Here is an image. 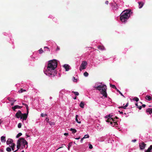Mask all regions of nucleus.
I'll list each match as a JSON object with an SVG mask.
<instances>
[{"label": "nucleus", "mask_w": 152, "mask_h": 152, "mask_svg": "<svg viewBox=\"0 0 152 152\" xmlns=\"http://www.w3.org/2000/svg\"><path fill=\"white\" fill-rule=\"evenodd\" d=\"M59 49H60L59 48V47H57V49H56V51L58 50H59Z\"/></svg>", "instance_id": "nucleus-49"}, {"label": "nucleus", "mask_w": 152, "mask_h": 152, "mask_svg": "<svg viewBox=\"0 0 152 152\" xmlns=\"http://www.w3.org/2000/svg\"><path fill=\"white\" fill-rule=\"evenodd\" d=\"M145 99L148 101H150L152 100V98L150 96L147 95L145 96Z\"/></svg>", "instance_id": "nucleus-15"}, {"label": "nucleus", "mask_w": 152, "mask_h": 152, "mask_svg": "<svg viewBox=\"0 0 152 152\" xmlns=\"http://www.w3.org/2000/svg\"><path fill=\"white\" fill-rule=\"evenodd\" d=\"M70 131L72 132V133L74 134L77 132V130L75 129L71 128L70 129Z\"/></svg>", "instance_id": "nucleus-22"}, {"label": "nucleus", "mask_w": 152, "mask_h": 152, "mask_svg": "<svg viewBox=\"0 0 152 152\" xmlns=\"http://www.w3.org/2000/svg\"><path fill=\"white\" fill-rule=\"evenodd\" d=\"M13 142V140L11 139H8L7 141V145H9L10 144L12 143Z\"/></svg>", "instance_id": "nucleus-12"}, {"label": "nucleus", "mask_w": 152, "mask_h": 152, "mask_svg": "<svg viewBox=\"0 0 152 152\" xmlns=\"http://www.w3.org/2000/svg\"><path fill=\"white\" fill-rule=\"evenodd\" d=\"M14 103H12L11 104V105H14Z\"/></svg>", "instance_id": "nucleus-62"}, {"label": "nucleus", "mask_w": 152, "mask_h": 152, "mask_svg": "<svg viewBox=\"0 0 152 152\" xmlns=\"http://www.w3.org/2000/svg\"><path fill=\"white\" fill-rule=\"evenodd\" d=\"M146 112H148L150 114H151L152 113V108H149L147 109L146 110Z\"/></svg>", "instance_id": "nucleus-16"}, {"label": "nucleus", "mask_w": 152, "mask_h": 152, "mask_svg": "<svg viewBox=\"0 0 152 152\" xmlns=\"http://www.w3.org/2000/svg\"><path fill=\"white\" fill-rule=\"evenodd\" d=\"M27 110V113H25L26 114H27V115L28 114V107L26 108Z\"/></svg>", "instance_id": "nucleus-40"}, {"label": "nucleus", "mask_w": 152, "mask_h": 152, "mask_svg": "<svg viewBox=\"0 0 152 152\" xmlns=\"http://www.w3.org/2000/svg\"><path fill=\"white\" fill-rule=\"evenodd\" d=\"M110 86L112 88H116V86H115V85H112L111 84H110Z\"/></svg>", "instance_id": "nucleus-31"}, {"label": "nucleus", "mask_w": 152, "mask_h": 152, "mask_svg": "<svg viewBox=\"0 0 152 152\" xmlns=\"http://www.w3.org/2000/svg\"><path fill=\"white\" fill-rule=\"evenodd\" d=\"M112 115H111L110 114H109L107 116H105V118H109L110 119V120H112L113 121H115V120H114V118H111V117H112Z\"/></svg>", "instance_id": "nucleus-10"}, {"label": "nucleus", "mask_w": 152, "mask_h": 152, "mask_svg": "<svg viewBox=\"0 0 152 152\" xmlns=\"http://www.w3.org/2000/svg\"><path fill=\"white\" fill-rule=\"evenodd\" d=\"M72 143H70L69 144V145H68V150H69V149H70V147L71 146V145H72Z\"/></svg>", "instance_id": "nucleus-36"}, {"label": "nucleus", "mask_w": 152, "mask_h": 152, "mask_svg": "<svg viewBox=\"0 0 152 152\" xmlns=\"http://www.w3.org/2000/svg\"><path fill=\"white\" fill-rule=\"evenodd\" d=\"M22 124L21 123H19L18 124V128H20L21 127Z\"/></svg>", "instance_id": "nucleus-34"}, {"label": "nucleus", "mask_w": 152, "mask_h": 152, "mask_svg": "<svg viewBox=\"0 0 152 152\" xmlns=\"http://www.w3.org/2000/svg\"><path fill=\"white\" fill-rule=\"evenodd\" d=\"M63 66L65 69L66 71H68L69 70L70 66L68 64H65Z\"/></svg>", "instance_id": "nucleus-11"}, {"label": "nucleus", "mask_w": 152, "mask_h": 152, "mask_svg": "<svg viewBox=\"0 0 152 152\" xmlns=\"http://www.w3.org/2000/svg\"><path fill=\"white\" fill-rule=\"evenodd\" d=\"M83 138H82L81 140H80V142H81V143H82L83 142Z\"/></svg>", "instance_id": "nucleus-48"}, {"label": "nucleus", "mask_w": 152, "mask_h": 152, "mask_svg": "<svg viewBox=\"0 0 152 152\" xmlns=\"http://www.w3.org/2000/svg\"><path fill=\"white\" fill-rule=\"evenodd\" d=\"M128 104H129V103L127 102L125 106H122L120 107H118V108H123L124 109H126V107L128 106Z\"/></svg>", "instance_id": "nucleus-21"}, {"label": "nucleus", "mask_w": 152, "mask_h": 152, "mask_svg": "<svg viewBox=\"0 0 152 152\" xmlns=\"http://www.w3.org/2000/svg\"><path fill=\"white\" fill-rule=\"evenodd\" d=\"M133 100H134L136 102H137L139 100L138 98L137 97H134L133 98Z\"/></svg>", "instance_id": "nucleus-28"}, {"label": "nucleus", "mask_w": 152, "mask_h": 152, "mask_svg": "<svg viewBox=\"0 0 152 152\" xmlns=\"http://www.w3.org/2000/svg\"><path fill=\"white\" fill-rule=\"evenodd\" d=\"M145 152H152V145H151Z\"/></svg>", "instance_id": "nucleus-13"}, {"label": "nucleus", "mask_w": 152, "mask_h": 152, "mask_svg": "<svg viewBox=\"0 0 152 152\" xmlns=\"http://www.w3.org/2000/svg\"><path fill=\"white\" fill-rule=\"evenodd\" d=\"M80 139V137H79L78 138H75V139H76V140H79V139Z\"/></svg>", "instance_id": "nucleus-55"}, {"label": "nucleus", "mask_w": 152, "mask_h": 152, "mask_svg": "<svg viewBox=\"0 0 152 152\" xmlns=\"http://www.w3.org/2000/svg\"><path fill=\"white\" fill-rule=\"evenodd\" d=\"M131 10H124L121 14L120 20L122 22L126 21L130 16V12Z\"/></svg>", "instance_id": "nucleus-3"}, {"label": "nucleus", "mask_w": 152, "mask_h": 152, "mask_svg": "<svg viewBox=\"0 0 152 152\" xmlns=\"http://www.w3.org/2000/svg\"><path fill=\"white\" fill-rule=\"evenodd\" d=\"M20 146V144L18 141L17 145V148H18L17 150H18L19 149Z\"/></svg>", "instance_id": "nucleus-23"}, {"label": "nucleus", "mask_w": 152, "mask_h": 152, "mask_svg": "<svg viewBox=\"0 0 152 152\" xmlns=\"http://www.w3.org/2000/svg\"><path fill=\"white\" fill-rule=\"evenodd\" d=\"M117 92H118L121 96H123L124 97H125V96L123 95L122 94L121 92L119 90H117Z\"/></svg>", "instance_id": "nucleus-37"}, {"label": "nucleus", "mask_w": 152, "mask_h": 152, "mask_svg": "<svg viewBox=\"0 0 152 152\" xmlns=\"http://www.w3.org/2000/svg\"><path fill=\"white\" fill-rule=\"evenodd\" d=\"M22 104L23 105H25L26 106V108L28 107V106L27 104H26L24 103H22Z\"/></svg>", "instance_id": "nucleus-39"}, {"label": "nucleus", "mask_w": 152, "mask_h": 152, "mask_svg": "<svg viewBox=\"0 0 152 152\" xmlns=\"http://www.w3.org/2000/svg\"><path fill=\"white\" fill-rule=\"evenodd\" d=\"M85 105V103L83 102L82 101L80 104V106L82 108H83Z\"/></svg>", "instance_id": "nucleus-17"}, {"label": "nucleus", "mask_w": 152, "mask_h": 152, "mask_svg": "<svg viewBox=\"0 0 152 152\" xmlns=\"http://www.w3.org/2000/svg\"><path fill=\"white\" fill-rule=\"evenodd\" d=\"M27 114H26V113H22L21 116L20 117V119H23V121L24 120H26L27 118Z\"/></svg>", "instance_id": "nucleus-8"}, {"label": "nucleus", "mask_w": 152, "mask_h": 152, "mask_svg": "<svg viewBox=\"0 0 152 152\" xmlns=\"http://www.w3.org/2000/svg\"><path fill=\"white\" fill-rule=\"evenodd\" d=\"M89 148L90 149H92L93 148V146L91 144H89Z\"/></svg>", "instance_id": "nucleus-38"}, {"label": "nucleus", "mask_w": 152, "mask_h": 152, "mask_svg": "<svg viewBox=\"0 0 152 152\" xmlns=\"http://www.w3.org/2000/svg\"><path fill=\"white\" fill-rule=\"evenodd\" d=\"M77 99V97L75 96V97L74 98V99Z\"/></svg>", "instance_id": "nucleus-61"}, {"label": "nucleus", "mask_w": 152, "mask_h": 152, "mask_svg": "<svg viewBox=\"0 0 152 152\" xmlns=\"http://www.w3.org/2000/svg\"><path fill=\"white\" fill-rule=\"evenodd\" d=\"M22 113L20 110H18L15 114V116L17 118H19L21 116Z\"/></svg>", "instance_id": "nucleus-7"}, {"label": "nucleus", "mask_w": 152, "mask_h": 152, "mask_svg": "<svg viewBox=\"0 0 152 152\" xmlns=\"http://www.w3.org/2000/svg\"><path fill=\"white\" fill-rule=\"evenodd\" d=\"M110 124H111L112 125H113V126H114L115 125H114V124H113V123H112V122H110Z\"/></svg>", "instance_id": "nucleus-47"}, {"label": "nucleus", "mask_w": 152, "mask_h": 152, "mask_svg": "<svg viewBox=\"0 0 152 152\" xmlns=\"http://www.w3.org/2000/svg\"><path fill=\"white\" fill-rule=\"evenodd\" d=\"M18 151V150H16L14 151H13V152H17V151Z\"/></svg>", "instance_id": "nucleus-63"}, {"label": "nucleus", "mask_w": 152, "mask_h": 152, "mask_svg": "<svg viewBox=\"0 0 152 152\" xmlns=\"http://www.w3.org/2000/svg\"><path fill=\"white\" fill-rule=\"evenodd\" d=\"M108 3H109V2L108 1H106L105 2V4H107V5L108 4Z\"/></svg>", "instance_id": "nucleus-46"}, {"label": "nucleus", "mask_w": 152, "mask_h": 152, "mask_svg": "<svg viewBox=\"0 0 152 152\" xmlns=\"http://www.w3.org/2000/svg\"><path fill=\"white\" fill-rule=\"evenodd\" d=\"M138 3L139 4V8L140 9L143 7L144 5V3L142 1L139 2Z\"/></svg>", "instance_id": "nucleus-14"}, {"label": "nucleus", "mask_w": 152, "mask_h": 152, "mask_svg": "<svg viewBox=\"0 0 152 152\" xmlns=\"http://www.w3.org/2000/svg\"><path fill=\"white\" fill-rule=\"evenodd\" d=\"M73 78L74 79V80H73V81L75 82H77V80L76 79H75V77H73Z\"/></svg>", "instance_id": "nucleus-43"}, {"label": "nucleus", "mask_w": 152, "mask_h": 152, "mask_svg": "<svg viewBox=\"0 0 152 152\" xmlns=\"http://www.w3.org/2000/svg\"><path fill=\"white\" fill-rule=\"evenodd\" d=\"M45 120L46 121H47V122H48V121L49 120V119L48 118H46L45 119Z\"/></svg>", "instance_id": "nucleus-44"}, {"label": "nucleus", "mask_w": 152, "mask_h": 152, "mask_svg": "<svg viewBox=\"0 0 152 152\" xmlns=\"http://www.w3.org/2000/svg\"><path fill=\"white\" fill-rule=\"evenodd\" d=\"M136 141V139H134V140H132V142H135Z\"/></svg>", "instance_id": "nucleus-52"}, {"label": "nucleus", "mask_w": 152, "mask_h": 152, "mask_svg": "<svg viewBox=\"0 0 152 152\" xmlns=\"http://www.w3.org/2000/svg\"><path fill=\"white\" fill-rule=\"evenodd\" d=\"M83 75L87 77L88 76V74L87 72H86L84 73Z\"/></svg>", "instance_id": "nucleus-30"}, {"label": "nucleus", "mask_w": 152, "mask_h": 152, "mask_svg": "<svg viewBox=\"0 0 152 152\" xmlns=\"http://www.w3.org/2000/svg\"><path fill=\"white\" fill-rule=\"evenodd\" d=\"M39 53H43V50L42 49V48H41L39 50Z\"/></svg>", "instance_id": "nucleus-33"}, {"label": "nucleus", "mask_w": 152, "mask_h": 152, "mask_svg": "<svg viewBox=\"0 0 152 152\" xmlns=\"http://www.w3.org/2000/svg\"><path fill=\"white\" fill-rule=\"evenodd\" d=\"M44 48H46V49H49V48L48 47H44Z\"/></svg>", "instance_id": "nucleus-56"}, {"label": "nucleus", "mask_w": 152, "mask_h": 152, "mask_svg": "<svg viewBox=\"0 0 152 152\" xmlns=\"http://www.w3.org/2000/svg\"><path fill=\"white\" fill-rule=\"evenodd\" d=\"M94 87L96 89L100 91V93L103 96L107 97V94L106 92V90L107 89V86L106 85H99L97 86H94Z\"/></svg>", "instance_id": "nucleus-2"}, {"label": "nucleus", "mask_w": 152, "mask_h": 152, "mask_svg": "<svg viewBox=\"0 0 152 152\" xmlns=\"http://www.w3.org/2000/svg\"><path fill=\"white\" fill-rule=\"evenodd\" d=\"M109 118H107V119L106 120V121L107 122H109L110 121L109 120Z\"/></svg>", "instance_id": "nucleus-53"}, {"label": "nucleus", "mask_w": 152, "mask_h": 152, "mask_svg": "<svg viewBox=\"0 0 152 152\" xmlns=\"http://www.w3.org/2000/svg\"><path fill=\"white\" fill-rule=\"evenodd\" d=\"M114 89H115L116 90V91H117V90H119L118 89H117V88L116 87V88H115Z\"/></svg>", "instance_id": "nucleus-58"}, {"label": "nucleus", "mask_w": 152, "mask_h": 152, "mask_svg": "<svg viewBox=\"0 0 152 152\" xmlns=\"http://www.w3.org/2000/svg\"><path fill=\"white\" fill-rule=\"evenodd\" d=\"M26 91V90L25 89H23L22 88L19 91V93H22L23 92H25Z\"/></svg>", "instance_id": "nucleus-27"}, {"label": "nucleus", "mask_w": 152, "mask_h": 152, "mask_svg": "<svg viewBox=\"0 0 152 152\" xmlns=\"http://www.w3.org/2000/svg\"><path fill=\"white\" fill-rule=\"evenodd\" d=\"M145 106H146V105H145V104H143L142 105V107H145Z\"/></svg>", "instance_id": "nucleus-50"}, {"label": "nucleus", "mask_w": 152, "mask_h": 152, "mask_svg": "<svg viewBox=\"0 0 152 152\" xmlns=\"http://www.w3.org/2000/svg\"><path fill=\"white\" fill-rule=\"evenodd\" d=\"M119 112L120 113V114H123V112H121L120 111H119Z\"/></svg>", "instance_id": "nucleus-57"}, {"label": "nucleus", "mask_w": 152, "mask_h": 152, "mask_svg": "<svg viewBox=\"0 0 152 152\" xmlns=\"http://www.w3.org/2000/svg\"><path fill=\"white\" fill-rule=\"evenodd\" d=\"M98 48L101 50H103L105 49L104 47L103 46L99 45L98 46Z\"/></svg>", "instance_id": "nucleus-18"}, {"label": "nucleus", "mask_w": 152, "mask_h": 152, "mask_svg": "<svg viewBox=\"0 0 152 152\" xmlns=\"http://www.w3.org/2000/svg\"><path fill=\"white\" fill-rule=\"evenodd\" d=\"M22 106H20L19 105H16L14 107H12V109L14 111H15V110L17 109H20L22 107Z\"/></svg>", "instance_id": "nucleus-9"}, {"label": "nucleus", "mask_w": 152, "mask_h": 152, "mask_svg": "<svg viewBox=\"0 0 152 152\" xmlns=\"http://www.w3.org/2000/svg\"><path fill=\"white\" fill-rule=\"evenodd\" d=\"M113 124H114V125H115V126H117L116 125H118L117 122H114Z\"/></svg>", "instance_id": "nucleus-41"}, {"label": "nucleus", "mask_w": 152, "mask_h": 152, "mask_svg": "<svg viewBox=\"0 0 152 152\" xmlns=\"http://www.w3.org/2000/svg\"><path fill=\"white\" fill-rule=\"evenodd\" d=\"M6 151L9 152H10L11 151V148L7 147L6 148Z\"/></svg>", "instance_id": "nucleus-26"}, {"label": "nucleus", "mask_w": 152, "mask_h": 152, "mask_svg": "<svg viewBox=\"0 0 152 152\" xmlns=\"http://www.w3.org/2000/svg\"><path fill=\"white\" fill-rule=\"evenodd\" d=\"M72 93H73L74 94H75L76 96H77L79 95V93L77 92H76L72 91Z\"/></svg>", "instance_id": "nucleus-25"}, {"label": "nucleus", "mask_w": 152, "mask_h": 152, "mask_svg": "<svg viewBox=\"0 0 152 152\" xmlns=\"http://www.w3.org/2000/svg\"><path fill=\"white\" fill-rule=\"evenodd\" d=\"M78 117V115H76V117H75V120L78 123L80 124V123H81V121H78V120L77 119Z\"/></svg>", "instance_id": "nucleus-24"}, {"label": "nucleus", "mask_w": 152, "mask_h": 152, "mask_svg": "<svg viewBox=\"0 0 152 152\" xmlns=\"http://www.w3.org/2000/svg\"><path fill=\"white\" fill-rule=\"evenodd\" d=\"M135 105L136 106H137V107L138 106L137 103H136Z\"/></svg>", "instance_id": "nucleus-59"}, {"label": "nucleus", "mask_w": 152, "mask_h": 152, "mask_svg": "<svg viewBox=\"0 0 152 152\" xmlns=\"http://www.w3.org/2000/svg\"><path fill=\"white\" fill-rule=\"evenodd\" d=\"M20 145H23V146L22 147V148H23L26 147V148L28 147V142L23 138L21 137L20 138L18 141Z\"/></svg>", "instance_id": "nucleus-4"}, {"label": "nucleus", "mask_w": 152, "mask_h": 152, "mask_svg": "<svg viewBox=\"0 0 152 152\" xmlns=\"http://www.w3.org/2000/svg\"><path fill=\"white\" fill-rule=\"evenodd\" d=\"M45 116H47V114H43V113H42L41 114V116L42 117H44Z\"/></svg>", "instance_id": "nucleus-35"}, {"label": "nucleus", "mask_w": 152, "mask_h": 152, "mask_svg": "<svg viewBox=\"0 0 152 152\" xmlns=\"http://www.w3.org/2000/svg\"><path fill=\"white\" fill-rule=\"evenodd\" d=\"M15 146V144L14 143H12V144L11 145H9L12 148V151H14V148Z\"/></svg>", "instance_id": "nucleus-20"}, {"label": "nucleus", "mask_w": 152, "mask_h": 152, "mask_svg": "<svg viewBox=\"0 0 152 152\" xmlns=\"http://www.w3.org/2000/svg\"><path fill=\"white\" fill-rule=\"evenodd\" d=\"M89 137V136L88 134H86L85 135L84 137H83V139L86 138H88Z\"/></svg>", "instance_id": "nucleus-32"}, {"label": "nucleus", "mask_w": 152, "mask_h": 152, "mask_svg": "<svg viewBox=\"0 0 152 152\" xmlns=\"http://www.w3.org/2000/svg\"><path fill=\"white\" fill-rule=\"evenodd\" d=\"M115 118L116 119H118V118L117 117L115 116Z\"/></svg>", "instance_id": "nucleus-60"}, {"label": "nucleus", "mask_w": 152, "mask_h": 152, "mask_svg": "<svg viewBox=\"0 0 152 152\" xmlns=\"http://www.w3.org/2000/svg\"><path fill=\"white\" fill-rule=\"evenodd\" d=\"M137 107H138L139 110H141L142 108V106H138Z\"/></svg>", "instance_id": "nucleus-42"}, {"label": "nucleus", "mask_w": 152, "mask_h": 152, "mask_svg": "<svg viewBox=\"0 0 152 152\" xmlns=\"http://www.w3.org/2000/svg\"><path fill=\"white\" fill-rule=\"evenodd\" d=\"M146 145L145 144L144 142H142L141 143H140L139 144V146L140 148V149L141 150H143Z\"/></svg>", "instance_id": "nucleus-6"}, {"label": "nucleus", "mask_w": 152, "mask_h": 152, "mask_svg": "<svg viewBox=\"0 0 152 152\" xmlns=\"http://www.w3.org/2000/svg\"><path fill=\"white\" fill-rule=\"evenodd\" d=\"M58 63L57 60L55 59L49 61L47 67L46 74L49 76L53 75L54 76L56 74L55 69L57 66Z\"/></svg>", "instance_id": "nucleus-1"}, {"label": "nucleus", "mask_w": 152, "mask_h": 152, "mask_svg": "<svg viewBox=\"0 0 152 152\" xmlns=\"http://www.w3.org/2000/svg\"><path fill=\"white\" fill-rule=\"evenodd\" d=\"M26 136H27V137H29V136L28 135H26Z\"/></svg>", "instance_id": "nucleus-64"}, {"label": "nucleus", "mask_w": 152, "mask_h": 152, "mask_svg": "<svg viewBox=\"0 0 152 152\" xmlns=\"http://www.w3.org/2000/svg\"><path fill=\"white\" fill-rule=\"evenodd\" d=\"M1 140L2 142H5L6 141L5 137L3 136L1 137Z\"/></svg>", "instance_id": "nucleus-19"}, {"label": "nucleus", "mask_w": 152, "mask_h": 152, "mask_svg": "<svg viewBox=\"0 0 152 152\" xmlns=\"http://www.w3.org/2000/svg\"><path fill=\"white\" fill-rule=\"evenodd\" d=\"M64 134L65 135H68V133H65Z\"/></svg>", "instance_id": "nucleus-51"}, {"label": "nucleus", "mask_w": 152, "mask_h": 152, "mask_svg": "<svg viewBox=\"0 0 152 152\" xmlns=\"http://www.w3.org/2000/svg\"><path fill=\"white\" fill-rule=\"evenodd\" d=\"M64 145H64V144H63V145H62V147H60L59 148H58L57 150H58V149H60V148H62L63 147H64Z\"/></svg>", "instance_id": "nucleus-45"}, {"label": "nucleus", "mask_w": 152, "mask_h": 152, "mask_svg": "<svg viewBox=\"0 0 152 152\" xmlns=\"http://www.w3.org/2000/svg\"><path fill=\"white\" fill-rule=\"evenodd\" d=\"M0 152H4V151L2 148L0 150Z\"/></svg>", "instance_id": "nucleus-54"}, {"label": "nucleus", "mask_w": 152, "mask_h": 152, "mask_svg": "<svg viewBox=\"0 0 152 152\" xmlns=\"http://www.w3.org/2000/svg\"><path fill=\"white\" fill-rule=\"evenodd\" d=\"M22 135V134L21 133H19L16 136V137L17 138H18L19 137L21 136Z\"/></svg>", "instance_id": "nucleus-29"}, {"label": "nucleus", "mask_w": 152, "mask_h": 152, "mask_svg": "<svg viewBox=\"0 0 152 152\" xmlns=\"http://www.w3.org/2000/svg\"><path fill=\"white\" fill-rule=\"evenodd\" d=\"M87 64V61H83L80 66V71H81L82 70L85 69Z\"/></svg>", "instance_id": "nucleus-5"}]
</instances>
